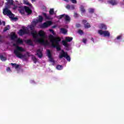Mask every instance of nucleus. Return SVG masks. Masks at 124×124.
Masks as SVG:
<instances>
[{
  "label": "nucleus",
  "mask_w": 124,
  "mask_h": 124,
  "mask_svg": "<svg viewBox=\"0 0 124 124\" xmlns=\"http://www.w3.org/2000/svg\"><path fill=\"white\" fill-rule=\"evenodd\" d=\"M36 22L34 20L31 22V25H29L28 26V28H29L31 31L30 32H34V34L35 36L34 38V42L36 43H40V44H43V45H46L48 46L50 45V43L48 40L45 41L44 38H45V32L42 31H40L39 33L34 30V27L36 26Z\"/></svg>",
  "instance_id": "nucleus-1"
},
{
  "label": "nucleus",
  "mask_w": 124,
  "mask_h": 124,
  "mask_svg": "<svg viewBox=\"0 0 124 124\" xmlns=\"http://www.w3.org/2000/svg\"><path fill=\"white\" fill-rule=\"evenodd\" d=\"M7 2L5 3V8L3 9V13L4 15H7L10 18V19H12V20H16L17 18L14 17V14H12V12H11V11L8 8H13V9H17L18 8V6L17 5H15V4H14L13 2L14 1L13 0H6Z\"/></svg>",
  "instance_id": "nucleus-2"
},
{
  "label": "nucleus",
  "mask_w": 124,
  "mask_h": 124,
  "mask_svg": "<svg viewBox=\"0 0 124 124\" xmlns=\"http://www.w3.org/2000/svg\"><path fill=\"white\" fill-rule=\"evenodd\" d=\"M22 52H25V49L19 46L14 50V54L19 59H27V57H30V52H27L25 54H23Z\"/></svg>",
  "instance_id": "nucleus-3"
},
{
  "label": "nucleus",
  "mask_w": 124,
  "mask_h": 124,
  "mask_svg": "<svg viewBox=\"0 0 124 124\" xmlns=\"http://www.w3.org/2000/svg\"><path fill=\"white\" fill-rule=\"evenodd\" d=\"M50 42L51 43V46L53 48H56L57 51H61V46H60V42L62 39L61 38L58 37L54 39V36L52 34L49 35Z\"/></svg>",
  "instance_id": "nucleus-4"
},
{
  "label": "nucleus",
  "mask_w": 124,
  "mask_h": 124,
  "mask_svg": "<svg viewBox=\"0 0 124 124\" xmlns=\"http://www.w3.org/2000/svg\"><path fill=\"white\" fill-rule=\"evenodd\" d=\"M18 34L20 36H22L24 34H28V35H32L33 38H35V35H34V33L33 32H31V31L29 30L28 27L23 28V29H20L18 31Z\"/></svg>",
  "instance_id": "nucleus-5"
},
{
  "label": "nucleus",
  "mask_w": 124,
  "mask_h": 124,
  "mask_svg": "<svg viewBox=\"0 0 124 124\" xmlns=\"http://www.w3.org/2000/svg\"><path fill=\"white\" fill-rule=\"evenodd\" d=\"M65 40V41H62V44L63 45V46L66 47V50H69V49H68V46H69V45L67 42H71V41L73 40V38L72 37H66Z\"/></svg>",
  "instance_id": "nucleus-6"
},
{
  "label": "nucleus",
  "mask_w": 124,
  "mask_h": 124,
  "mask_svg": "<svg viewBox=\"0 0 124 124\" xmlns=\"http://www.w3.org/2000/svg\"><path fill=\"white\" fill-rule=\"evenodd\" d=\"M98 33L104 37H110V32L107 30H99L98 31Z\"/></svg>",
  "instance_id": "nucleus-7"
},
{
  "label": "nucleus",
  "mask_w": 124,
  "mask_h": 124,
  "mask_svg": "<svg viewBox=\"0 0 124 124\" xmlns=\"http://www.w3.org/2000/svg\"><path fill=\"white\" fill-rule=\"evenodd\" d=\"M60 59H62L63 58H65L66 60L68 61V62H70L71 58L70 56L67 54V52H64L63 50H62V52L59 54Z\"/></svg>",
  "instance_id": "nucleus-8"
},
{
  "label": "nucleus",
  "mask_w": 124,
  "mask_h": 124,
  "mask_svg": "<svg viewBox=\"0 0 124 124\" xmlns=\"http://www.w3.org/2000/svg\"><path fill=\"white\" fill-rule=\"evenodd\" d=\"M19 11L20 13H21V14H24L25 11V12L28 14V15L31 14L32 12L31 8L27 6H24L23 8L21 7V9H19Z\"/></svg>",
  "instance_id": "nucleus-9"
},
{
  "label": "nucleus",
  "mask_w": 124,
  "mask_h": 124,
  "mask_svg": "<svg viewBox=\"0 0 124 124\" xmlns=\"http://www.w3.org/2000/svg\"><path fill=\"white\" fill-rule=\"evenodd\" d=\"M58 19H62V18H64L66 22H70V17L68 15L63 14L59 16H55Z\"/></svg>",
  "instance_id": "nucleus-10"
},
{
  "label": "nucleus",
  "mask_w": 124,
  "mask_h": 124,
  "mask_svg": "<svg viewBox=\"0 0 124 124\" xmlns=\"http://www.w3.org/2000/svg\"><path fill=\"white\" fill-rule=\"evenodd\" d=\"M46 55L47 56L49 62H52L53 63H55V60H54V59H53V57H52V54L51 53V51L49 49H47L46 50Z\"/></svg>",
  "instance_id": "nucleus-11"
},
{
  "label": "nucleus",
  "mask_w": 124,
  "mask_h": 124,
  "mask_svg": "<svg viewBox=\"0 0 124 124\" xmlns=\"http://www.w3.org/2000/svg\"><path fill=\"white\" fill-rule=\"evenodd\" d=\"M52 25V21H48L46 22H44L43 24L40 25V28H42V29H44L45 28H48L49 26H51Z\"/></svg>",
  "instance_id": "nucleus-12"
},
{
  "label": "nucleus",
  "mask_w": 124,
  "mask_h": 124,
  "mask_svg": "<svg viewBox=\"0 0 124 124\" xmlns=\"http://www.w3.org/2000/svg\"><path fill=\"white\" fill-rule=\"evenodd\" d=\"M36 55L37 56L39 59H41V58L43 57V54H42V50L41 49H37L36 51Z\"/></svg>",
  "instance_id": "nucleus-13"
},
{
  "label": "nucleus",
  "mask_w": 124,
  "mask_h": 124,
  "mask_svg": "<svg viewBox=\"0 0 124 124\" xmlns=\"http://www.w3.org/2000/svg\"><path fill=\"white\" fill-rule=\"evenodd\" d=\"M122 38H123V35H119L114 39V42L115 43H120L122 41Z\"/></svg>",
  "instance_id": "nucleus-14"
},
{
  "label": "nucleus",
  "mask_w": 124,
  "mask_h": 124,
  "mask_svg": "<svg viewBox=\"0 0 124 124\" xmlns=\"http://www.w3.org/2000/svg\"><path fill=\"white\" fill-rule=\"evenodd\" d=\"M108 2L111 5H117L119 3V2L117 0H108Z\"/></svg>",
  "instance_id": "nucleus-15"
},
{
  "label": "nucleus",
  "mask_w": 124,
  "mask_h": 124,
  "mask_svg": "<svg viewBox=\"0 0 124 124\" xmlns=\"http://www.w3.org/2000/svg\"><path fill=\"white\" fill-rule=\"evenodd\" d=\"M99 28L101 30H104V31H106L107 30V25L104 23H100L99 24Z\"/></svg>",
  "instance_id": "nucleus-16"
},
{
  "label": "nucleus",
  "mask_w": 124,
  "mask_h": 124,
  "mask_svg": "<svg viewBox=\"0 0 124 124\" xmlns=\"http://www.w3.org/2000/svg\"><path fill=\"white\" fill-rule=\"evenodd\" d=\"M17 39V36H16V34L14 32H12L11 33V40H13L14 41H16Z\"/></svg>",
  "instance_id": "nucleus-17"
},
{
  "label": "nucleus",
  "mask_w": 124,
  "mask_h": 124,
  "mask_svg": "<svg viewBox=\"0 0 124 124\" xmlns=\"http://www.w3.org/2000/svg\"><path fill=\"white\" fill-rule=\"evenodd\" d=\"M82 23L84 24V27L85 29H90V28H91V25H90V24H89V23H87V20L86 19H83L82 20Z\"/></svg>",
  "instance_id": "nucleus-18"
},
{
  "label": "nucleus",
  "mask_w": 124,
  "mask_h": 124,
  "mask_svg": "<svg viewBox=\"0 0 124 124\" xmlns=\"http://www.w3.org/2000/svg\"><path fill=\"white\" fill-rule=\"evenodd\" d=\"M25 43L28 44V45H30V46H34L33 42L31 39L25 40Z\"/></svg>",
  "instance_id": "nucleus-19"
},
{
  "label": "nucleus",
  "mask_w": 124,
  "mask_h": 124,
  "mask_svg": "<svg viewBox=\"0 0 124 124\" xmlns=\"http://www.w3.org/2000/svg\"><path fill=\"white\" fill-rule=\"evenodd\" d=\"M66 8H67V9H69L70 10H74V9H75V7L74 5H67Z\"/></svg>",
  "instance_id": "nucleus-20"
},
{
  "label": "nucleus",
  "mask_w": 124,
  "mask_h": 124,
  "mask_svg": "<svg viewBox=\"0 0 124 124\" xmlns=\"http://www.w3.org/2000/svg\"><path fill=\"white\" fill-rule=\"evenodd\" d=\"M36 23L37 24V23H38L39 22L40 23H41V22H42V21H43V17H42V16H39V18L38 19H36L35 20H34Z\"/></svg>",
  "instance_id": "nucleus-21"
},
{
  "label": "nucleus",
  "mask_w": 124,
  "mask_h": 124,
  "mask_svg": "<svg viewBox=\"0 0 124 124\" xmlns=\"http://www.w3.org/2000/svg\"><path fill=\"white\" fill-rule=\"evenodd\" d=\"M11 65H12L13 66V67L16 68V70H18V69H19V67H20V65H19L16 63H11Z\"/></svg>",
  "instance_id": "nucleus-22"
},
{
  "label": "nucleus",
  "mask_w": 124,
  "mask_h": 124,
  "mask_svg": "<svg viewBox=\"0 0 124 124\" xmlns=\"http://www.w3.org/2000/svg\"><path fill=\"white\" fill-rule=\"evenodd\" d=\"M24 3L26 4V5H28V6H30L31 8H32V6L31 5V4L29 2V1L28 0H24Z\"/></svg>",
  "instance_id": "nucleus-23"
},
{
  "label": "nucleus",
  "mask_w": 124,
  "mask_h": 124,
  "mask_svg": "<svg viewBox=\"0 0 124 124\" xmlns=\"http://www.w3.org/2000/svg\"><path fill=\"white\" fill-rule=\"evenodd\" d=\"M84 7H84V6H83V5H81L80 7V9L82 14H84V13H85L86 12V10H85Z\"/></svg>",
  "instance_id": "nucleus-24"
},
{
  "label": "nucleus",
  "mask_w": 124,
  "mask_h": 124,
  "mask_svg": "<svg viewBox=\"0 0 124 124\" xmlns=\"http://www.w3.org/2000/svg\"><path fill=\"white\" fill-rule=\"evenodd\" d=\"M15 41L17 44H23V41L22 40V39H20V38H18Z\"/></svg>",
  "instance_id": "nucleus-25"
},
{
  "label": "nucleus",
  "mask_w": 124,
  "mask_h": 124,
  "mask_svg": "<svg viewBox=\"0 0 124 124\" xmlns=\"http://www.w3.org/2000/svg\"><path fill=\"white\" fill-rule=\"evenodd\" d=\"M94 8H90L88 9V12L90 13V14H93V13H94Z\"/></svg>",
  "instance_id": "nucleus-26"
},
{
  "label": "nucleus",
  "mask_w": 124,
  "mask_h": 124,
  "mask_svg": "<svg viewBox=\"0 0 124 124\" xmlns=\"http://www.w3.org/2000/svg\"><path fill=\"white\" fill-rule=\"evenodd\" d=\"M60 31L61 32H62V33H63V34H65V33L67 32L66 29H65L64 28H61L60 29Z\"/></svg>",
  "instance_id": "nucleus-27"
},
{
  "label": "nucleus",
  "mask_w": 124,
  "mask_h": 124,
  "mask_svg": "<svg viewBox=\"0 0 124 124\" xmlns=\"http://www.w3.org/2000/svg\"><path fill=\"white\" fill-rule=\"evenodd\" d=\"M0 59L2 62H5V61L7 60L6 57L3 56V55L1 54L0 55Z\"/></svg>",
  "instance_id": "nucleus-28"
},
{
  "label": "nucleus",
  "mask_w": 124,
  "mask_h": 124,
  "mask_svg": "<svg viewBox=\"0 0 124 124\" xmlns=\"http://www.w3.org/2000/svg\"><path fill=\"white\" fill-rule=\"evenodd\" d=\"M42 15H43V16H44V17H45L46 19H47V20L50 19V16H47L46 13H43Z\"/></svg>",
  "instance_id": "nucleus-29"
},
{
  "label": "nucleus",
  "mask_w": 124,
  "mask_h": 124,
  "mask_svg": "<svg viewBox=\"0 0 124 124\" xmlns=\"http://www.w3.org/2000/svg\"><path fill=\"white\" fill-rule=\"evenodd\" d=\"M63 68V66L62 65H58L56 66V69H58V70H62Z\"/></svg>",
  "instance_id": "nucleus-30"
},
{
  "label": "nucleus",
  "mask_w": 124,
  "mask_h": 124,
  "mask_svg": "<svg viewBox=\"0 0 124 124\" xmlns=\"http://www.w3.org/2000/svg\"><path fill=\"white\" fill-rule=\"evenodd\" d=\"M32 60L34 63H36V62H37V59L33 56H32Z\"/></svg>",
  "instance_id": "nucleus-31"
},
{
  "label": "nucleus",
  "mask_w": 124,
  "mask_h": 124,
  "mask_svg": "<svg viewBox=\"0 0 124 124\" xmlns=\"http://www.w3.org/2000/svg\"><path fill=\"white\" fill-rule=\"evenodd\" d=\"M9 29H10V26L9 25H8L7 27H6L4 28L3 31L4 32L7 31H8Z\"/></svg>",
  "instance_id": "nucleus-32"
},
{
  "label": "nucleus",
  "mask_w": 124,
  "mask_h": 124,
  "mask_svg": "<svg viewBox=\"0 0 124 124\" xmlns=\"http://www.w3.org/2000/svg\"><path fill=\"white\" fill-rule=\"evenodd\" d=\"M49 14L50 15H53V14H55V12L54 11V9H50L49 11Z\"/></svg>",
  "instance_id": "nucleus-33"
},
{
  "label": "nucleus",
  "mask_w": 124,
  "mask_h": 124,
  "mask_svg": "<svg viewBox=\"0 0 124 124\" xmlns=\"http://www.w3.org/2000/svg\"><path fill=\"white\" fill-rule=\"evenodd\" d=\"M6 71L7 72H9V73H11V72H12V71L11 70V69H10V67L6 68Z\"/></svg>",
  "instance_id": "nucleus-34"
},
{
  "label": "nucleus",
  "mask_w": 124,
  "mask_h": 124,
  "mask_svg": "<svg viewBox=\"0 0 124 124\" xmlns=\"http://www.w3.org/2000/svg\"><path fill=\"white\" fill-rule=\"evenodd\" d=\"M4 3V1L2 0H0V6H2Z\"/></svg>",
  "instance_id": "nucleus-35"
},
{
  "label": "nucleus",
  "mask_w": 124,
  "mask_h": 124,
  "mask_svg": "<svg viewBox=\"0 0 124 124\" xmlns=\"http://www.w3.org/2000/svg\"><path fill=\"white\" fill-rule=\"evenodd\" d=\"M49 31L50 32H51V33H52V34L53 35H55V31H54V30H52V29H49Z\"/></svg>",
  "instance_id": "nucleus-36"
},
{
  "label": "nucleus",
  "mask_w": 124,
  "mask_h": 124,
  "mask_svg": "<svg viewBox=\"0 0 124 124\" xmlns=\"http://www.w3.org/2000/svg\"><path fill=\"white\" fill-rule=\"evenodd\" d=\"M78 33H79V34H80V35H82V34H83V31L81 30H78Z\"/></svg>",
  "instance_id": "nucleus-37"
},
{
  "label": "nucleus",
  "mask_w": 124,
  "mask_h": 124,
  "mask_svg": "<svg viewBox=\"0 0 124 124\" xmlns=\"http://www.w3.org/2000/svg\"><path fill=\"white\" fill-rule=\"evenodd\" d=\"M82 42L84 44H87V39L86 38H83L82 39Z\"/></svg>",
  "instance_id": "nucleus-38"
},
{
  "label": "nucleus",
  "mask_w": 124,
  "mask_h": 124,
  "mask_svg": "<svg viewBox=\"0 0 124 124\" xmlns=\"http://www.w3.org/2000/svg\"><path fill=\"white\" fill-rule=\"evenodd\" d=\"M72 3H77V1L76 0H71Z\"/></svg>",
  "instance_id": "nucleus-39"
},
{
  "label": "nucleus",
  "mask_w": 124,
  "mask_h": 124,
  "mask_svg": "<svg viewBox=\"0 0 124 124\" xmlns=\"http://www.w3.org/2000/svg\"><path fill=\"white\" fill-rule=\"evenodd\" d=\"M30 83L31 84H35V81L33 80H30Z\"/></svg>",
  "instance_id": "nucleus-40"
},
{
  "label": "nucleus",
  "mask_w": 124,
  "mask_h": 124,
  "mask_svg": "<svg viewBox=\"0 0 124 124\" xmlns=\"http://www.w3.org/2000/svg\"><path fill=\"white\" fill-rule=\"evenodd\" d=\"M76 27H77V28H79V27H81V24H77L76 25Z\"/></svg>",
  "instance_id": "nucleus-41"
},
{
  "label": "nucleus",
  "mask_w": 124,
  "mask_h": 124,
  "mask_svg": "<svg viewBox=\"0 0 124 124\" xmlns=\"http://www.w3.org/2000/svg\"><path fill=\"white\" fill-rule=\"evenodd\" d=\"M78 16V14H77V13H75L74 14V17H77Z\"/></svg>",
  "instance_id": "nucleus-42"
},
{
  "label": "nucleus",
  "mask_w": 124,
  "mask_h": 124,
  "mask_svg": "<svg viewBox=\"0 0 124 124\" xmlns=\"http://www.w3.org/2000/svg\"><path fill=\"white\" fill-rule=\"evenodd\" d=\"M91 40L93 41V43H94V40H93V38H92Z\"/></svg>",
  "instance_id": "nucleus-43"
},
{
  "label": "nucleus",
  "mask_w": 124,
  "mask_h": 124,
  "mask_svg": "<svg viewBox=\"0 0 124 124\" xmlns=\"http://www.w3.org/2000/svg\"><path fill=\"white\" fill-rule=\"evenodd\" d=\"M2 24L3 25V26H5V22L3 21Z\"/></svg>",
  "instance_id": "nucleus-44"
},
{
  "label": "nucleus",
  "mask_w": 124,
  "mask_h": 124,
  "mask_svg": "<svg viewBox=\"0 0 124 124\" xmlns=\"http://www.w3.org/2000/svg\"><path fill=\"white\" fill-rule=\"evenodd\" d=\"M13 45H14V46H15L16 47V48H17V46H18L16 44H14Z\"/></svg>",
  "instance_id": "nucleus-45"
},
{
  "label": "nucleus",
  "mask_w": 124,
  "mask_h": 124,
  "mask_svg": "<svg viewBox=\"0 0 124 124\" xmlns=\"http://www.w3.org/2000/svg\"><path fill=\"white\" fill-rule=\"evenodd\" d=\"M32 2H35V0H31Z\"/></svg>",
  "instance_id": "nucleus-46"
},
{
  "label": "nucleus",
  "mask_w": 124,
  "mask_h": 124,
  "mask_svg": "<svg viewBox=\"0 0 124 124\" xmlns=\"http://www.w3.org/2000/svg\"><path fill=\"white\" fill-rule=\"evenodd\" d=\"M64 1H66V2H68V0H63Z\"/></svg>",
  "instance_id": "nucleus-47"
},
{
  "label": "nucleus",
  "mask_w": 124,
  "mask_h": 124,
  "mask_svg": "<svg viewBox=\"0 0 124 124\" xmlns=\"http://www.w3.org/2000/svg\"><path fill=\"white\" fill-rule=\"evenodd\" d=\"M99 1H103V0H99Z\"/></svg>",
  "instance_id": "nucleus-48"
},
{
  "label": "nucleus",
  "mask_w": 124,
  "mask_h": 124,
  "mask_svg": "<svg viewBox=\"0 0 124 124\" xmlns=\"http://www.w3.org/2000/svg\"><path fill=\"white\" fill-rule=\"evenodd\" d=\"M0 25H1V21L0 20Z\"/></svg>",
  "instance_id": "nucleus-49"
},
{
  "label": "nucleus",
  "mask_w": 124,
  "mask_h": 124,
  "mask_svg": "<svg viewBox=\"0 0 124 124\" xmlns=\"http://www.w3.org/2000/svg\"><path fill=\"white\" fill-rule=\"evenodd\" d=\"M0 38H1V36H0Z\"/></svg>",
  "instance_id": "nucleus-50"
},
{
  "label": "nucleus",
  "mask_w": 124,
  "mask_h": 124,
  "mask_svg": "<svg viewBox=\"0 0 124 124\" xmlns=\"http://www.w3.org/2000/svg\"><path fill=\"white\" fill-rule=\"evenodd\" d=\"M53 28H55V26H54V27H53Z\"/></svg>",
  "instance_id": "nucleus-51"
}]
</instances>
